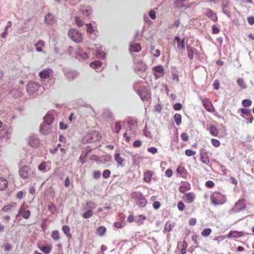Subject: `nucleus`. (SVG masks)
Masks as SVG:
<instances>
[{"mask_svg": "<svg viewBox=\"0 0 254 254\" xmlns=\"http://www.w3.org/2000/svg\"><path fill=\"white\" fill-rule=\"evenodd\" d=\"M101 138L100 133L97 131H93L88 133L82 139L83 143H91L99 141Z\"/></svg>", "mask_w": 254, "mask_h": 254, "instance_id": "obj_1", "label": "nucleus"}, {"mask_svg": "<svg viewBox=\"0 0 254 254\" xmlns=\"http://www.w3.org/2000/svg\"><path fill=\"white\" fill-rule=\"evenodd\" d=\"M211 203L215 205H221L226 201L225 196L220 192L214 191L210 195Z\"/></svg>", "mask_w": 254, "mask_h": 254, "instance_id": "obj_2", "label": "nucleus"}, {"mask_svg": "<svg viewBox=\"0 0 254 254\" xmlns=\"http://www.w3.org/2000/svg\"><path fill=\"white\" fill-rule=\"evenodd\" d=\"M91 53V49L89 48L82 49L77 47L75 50V58L77 59H86L90 58Z\"/></svg>", "mask_w": 254, "mask_h": 254, "instance_id": "obj_3", "label": "nucleus"}, {"mask_svg": "<svg viewBox=\"0 0 254 254\" xmlns=\"http://www.w3.org/2000/svg\"><path fill=\"white\" fill-rule=\"evenodd\" d=\"M138 94L143 101H148L151 98V93L144 86H140L138 90Z\"/></svg>", "mask_w": 254, "mask_h": 254, "instance_id": "obj_4", "label": "nucleus"}, {"mask_svg": "<svg viewBox=\"0 0 254 254\" xmlns=\"http://www.w3.org/2000/svg\"><path fill=\"white\" fill-rule=\"evenodd\" d=\"M68 37L74 42L79 43L81 41V34L77 30L71 29L68 31Z\"/></svg>", "mask_w": 254, "mask_h": 254, "instance_id": "obj_5", "label": "nucleus"}, {"mask_svg": "<svg viewBox=\"0 0 254 254\" xmlns=\"http://www.w3.org/2000/svg\"><path fill=\"white\" fill-rule=\"evenodd\" d=\"M40 87V85L38 83L36 82H31L27 85V92L29 95L38 94Z\"/></svg>", "mask_w": 254, "mask_h": 254, "instance_id": "obj_6", "label": "nucleus"}, {"mask_svg": "<svg viewBox=\"0 0 254 254\" xmlns=\"http://www.w3.org/2000/svg\"><path fill=\"white\" fill-rule=\"evenodd\" d=\"M246 207L245 200L242 199L239 200L236 203L233 208L232 209V211L234 213H237L243 210Z\"/></svg>", "mask_w": 254, "mask_h": 254, "instance_id": "obj_7", "label": "nucleus"}, {"mask_svg": "<svg viewBox=\"0 0 254 254\" xmlns=\"http://www.w3.org/2000/svg\"><path fill=\"white\" fill-rule=\"evenodd\" d=\"M200 160L204 164L209 165L210 161L209 153L205 149H202L200 152Z\"/></svg>", "mask_w": 254, "mask_h": 254, "instance_id": "obj_8", "label": "nucleus"}, {"mask_svg": "<svg viewBox=\"0 0 254 254\" xmlns=\"http://www.w3.org/2000/svg\"><path fill=\"white\" fill-rule=\"evenodd\" d=\"M52 130V125L42 123L40 126L39 131L43 135H48Z\"/></svg>", "mask_w": 254, "mask_h": 254, "instance_id": "obj_9", "label": "nucleus"}, {"mask_svg": "<svg viewBox=\"0 0 254 254\" xmlns=\"http://www.w3.org/2000/svg\"><path fill=\"white\" fill-rule=\"evenodd\" d=\"M152 70L154 71V76L156 79L164 76V69L162 65L155 66L153 67Z\"/></svg>", "mask_w": 254, "mask_h": 254, "instance_id": "obj_10", "label": "nucleus"}, {"mask_svg": "<svg viewBox=\"0 0 254 254\" xmlns=\"http://www.w3.org/2000/svg\"><path fill=\"white\" fill-rule=\"evenodd\" d=\"M91 53L92 55L97 58L102 59L105 58V53L104 52L103 48L101 46L97 47L95 50L91 49Z\"/></svg>", "mask_w": 254, "mask_h": 254, "instance_id": "obj_11", "label": "nucleus"}, {"mask_svg": "<svg viewBox=\"0 0 254 254\" xmlns=\"http://www.w3.org/2000/svg\"><path fill=\"white\" fill-rule=\"evenodd\" d=\"M147 69V65L142 61H139L134 65V71L136 72H145Z\"/></svg>", "mask_w": 254, "mask_h": 254, "instance_id": "obj_12", "label": "nucleus"}, {"mask_svg": "<svg viewBox=\"0 0 254 254\" xmlns=\"http://www.w3.org/2000/svg\"><path fill=\"white\" fill-rule=\"evenodd\" d=\"M30 169L27 166L21 167L19 171V174L21 178L23 179L28 178L30 175Z\"/></svg>", "mask_w": 254, "mask_h": 254, "instance_id": "obj_13", "label": "nucleus"}, {"mask_svg": "<svg viewBox=\"0 0 254 254\" xmlns=\"http://www.w3.org/2000/svg\"><path fill=\"white\" fill-rule=\"evenodd\" d=\"M12 129L10 128H3L0 130V140L3 138L8 139L10 138Z\"/></svg>", "mask_w": 254, "mask_h": 254, "instance_id": "obj_14", "label": "nucleus"}, {"mask_svg": "<svg viewBox=\"0 0 254 254\" xmlns=\"http://www.w3.org/2000/svg\"><path fill=\"white\" fill-rule=\"evenodd\" d=\"M64 74L67 79L69 81H72L74 80L78 75L76 71L67 69L64 70Z\"/></svg>", "mask_w": 254, "mask_h": 254, "instance_id": "obj_15", "label": "nucleus"}, {"mask_svg": "<svg viewBox=\"0 0 254 254\" xmlns=\"http://www.w3.org/2000/svg\"><path fill=\"white\" fill-rule=\"evenodd\" d=\"M91 68H94L97 72H100L102 70V63L99 61H95L90 64Z\"/></svg>", "mask_w": 254, "mask_h": 254, "instance_id": "obj_16", "label": "nucleus"}, {"mask_svg": "<svg viewBox=\"0 0 254 254\" xmlns=\"http://www.w3.org/2000/svg\"><path fill=\"white\" fill-rule=\"evenodd\" d=\"M176 41L177 42V48L179 51H184L185 49V38L181 39L179 37L176 36Z\"/></svg>", "mask_w": 254, "mask_h": 254, "instance_id": "obj_17", "label": "nucleus"}, {"mask_svg": "<svg viewBox=\"0 0 254 254\" xmlns=\"http://www.w3.org/2000/svg\"><path fill=\"white\" fill-rule=\"evenodd\" d=\"M54 120L55 118L54 115L50 113H48L43 117L44 122L43 123H45V124H47L48 125H52L54 122Z\"/></svg>", "mask_w": 254, "mask_h": 254, "instance_id": "obj_18", "label": "nucleus"}, {"mask_svg": "<svg viewBox=\"0 0 254 254\" xmlns=\"http://www.w3.org/2000/svg\"><path fill=\"white\" fill-rule=\"evenodd\" d=\"M56 21V19L53 14L50 13L47 14L45 16V22L46 24L51 25L54 23Z\"/></svg>", "mask_w": 254, "mask_h": 254, "instance_id": "obj_19", "label": "nucleus"}, {"mask_svg": "<svg viewBox=\"0 0 254 254\" xmlns=\"http://www.w3.org/2000/svg\"><path fill=\"white\" fill-rule=\"evenodd\" d=\"M80 10L82 11V14L85 16L90 15L92 13V11L91 7L90 6H81Z\"/></svg>", "mask_w": 254, "mask_h": 254, "instance_id": "obj_20", "label": "nucleus"}, {"mask_svg": "<svg viewBox=\"0 0 254 254\" xmlns=\"http://www.w3.org/2000/svg\"><path fill=\"white\" fill-rule=\"evenodd\" d=\"M244 235V233L242 232H239L236 231H231L226 236L227 238H230L232 237L234 238H240Z\"/></svg>", "mask_w": 254, "mask_h": 254, "instance_id": "obj_21", "label": "nucleus"}, {"mask_svg": "<svg viewBox=\"0 0 254 254\" xmlns=\"http://www.w3.org/2000/svg\"><path fill=\"white\" fill-rule=\"evenodd\" d=\"M205 14L211 18L214 22H216L218 20L216 14L214 13L210 9H207Z\"/></svg>", "mask_w": 254, "mask_h": 254, "instance_id": "obj_22", "label": "nucleus"}, {"mask_svg": "<svg viewBox=\"0 0 254 254\" xmlns=\"http://www.w3.org/2000/svg\"><path fill=\"white\" fill-rule=\"evenodd\" d=\"M39 139L35 136H31L29 139V144L32 147H37L39 144Z\"/></svg>", "mask_w": 254, "mask_h": 254, "instance_id": "obj_23", "label": "nucleus"}, {"mask_svg": "<svg viewBox=\"0 0 254 254\" xmlns=\"http://www.w3.org/2000/svg\"><path fill=\"white\" fill-rule=\"evenodd\" d=\"M141 50V47L139 43H132L130 45L129 50L131 52L137 53Z\"/></svg>", "mask_w": 254, "mask_h": 254, "instance_id": "obj_24", "label": "nucleus"}, {"mask_svg": "<svg viewBox=\"0 0 254 254\" xmlns=\"http://www.w3.org/2000/svg\"><path fill=\"white\" fill-rule=\"evenodd\" d=\"M153 176V172L150 170L146 171L143 175V180L146 183H150Z\"/></svg>", "mask_w": 254, "mask_h": 254, "instance_id": "obj_25", "label": "nucleus"}, {"mask_svg": "<svg viewBox=\"0 0 254 254\" xmlns=\"http://www.w3.org/2000/svg\"><path fill=\"white\" fill-rule=\"evenodd\" d=\"M178 175L181 177L185 178L188 175V172L185 168L181 166H179L177 169Z\"/></svg>", "mask_w": 254, "mask_h": 254, "instance_id": "obj_26", "label": "nucleus"}, {"mask_svg": "<svg viewBox=\"0 0 254 254\" xmlns=\"http://www.w3.org/2000/svg\"><path fill=\"white\" fill-rule=\"evenodd\" d=\"M52 70L50 69H45L39 72V76L41 78L45 79L50 76Z\"/></svg>", "mask_w": 254, "mask_h": 254, "instance_id": "obj_27", "label": "nucleus"}, {"mask_svg": "<svg viewBox=\"0 0 254 254\" xmlns=\"http://www.w3.org/2000/svg\"><path fill=\"white\" fill-rule=\"evenodd\" d=\"M195 195L193 192H189L186 194V198L184 200L186 201L188 203H192L195 199Z\"/></svg>", "mask_w": 254, "mask_h": 254, "instance_id": "obj_28", "label": "nucleus"}, {"mask_svg": "<svg viewBox=\"0 0 254 254\" xmlns=\"http://www.w3.org/2000/svg\"><path fill=\"white\" fill-rule=\"evenodd\" d=\"M8 186V182L4 178H0V190H5Z\"/></svg>", "mask_w": 254, "mask_h": 254, "instance_id": "obj_29", "label": "nucleus"}, {"mask_svg": "<svg viewBox=\"0 0 254 254\" xmlns=\"http://www.w3.org/2000/svg\"><path fill=\"white\" fill-rule=\"evenodd\" d=\"M187 247H188L187 243L185 241H184L182 243H179L178 244L177 248H178V249L181 248V254H185L186 253V249H187Z\"/></svg>", "mask_w": 254, "mask_h": 254, "instance_id": "obj_30", "label": "nucleus"}, {"mask_svg": "<svg viewBox=\"0 0 254 254\" xmlns=\"http://www.w3.org/2000/svg\"><path fill=\"white\" fill-rule=\"evenodd\" d=\"M120 155L119 153H116L115 154V160L119 166L124 167V165L123 164V163L125 161V159L120 157Z\"/></svg>", "mask_w": 254, "mask_h": 254, "instance_id": "obj_31", "label": "nucleus"}, {"mask_svg": "<svg viewBox=\"0 0 254 254\" xmlns=\"http://www.w3.org/2000/svg\"><path fill=\"white\" fill-rule=\"evenodd\" d=\"M45 42L43 40H39L35 44V47L36 50L38 52H41L42 51V47L45 46Z\"/></svg>", "mask_w": 254, "mask_h": 254, "instance_id": "obj_32", "label": "nucleus"}, {"mask_svg": "<svg viewBox=\"0 0 254 254\" xmlns=\"http://www.w3.org/2000/svg\"><path fill=\"white\" fill-rule=\"evenodd\" d=\"M189 0H176V5L178 7L189 6Z\"/></svg>", "mask_w": 254, "mask_h": 254, "instance_id": "obj_33", "label": "nucleus"}, {"mask_svg": "<svg viewBox=\"0 0 254 254\" xmlns=\"http://www.w3.org/2000/svg\"><path fill=\"white\" fill-rule=\"evenodd\" d=\"M131 197L137 202L139 201V199L143 197V194L138 191H135L132 193Z\"/></svg>", "mask_w": 254, "mask_h": 254, "instance_id": "obj_34", "label": "nucleus"}, {"mask_svg": "<svg viewBox=\"0 0 254 254\" xmlns=\"http://www.w3.org/2000/svg\"><path fill=\"white\" fill-rule=\"evenodd\" d=\"M62 230L64 233L66 235V236L68 238L70 239L72 237L71 234L70 233V228L69 226L66 225H64L62 227Z\"/></svg>", "mask_w": 254, "mask_h": 254, "instance_id": "obj_35", "label": "nucleus"}, {"mask_svg": "<svg viewBox=\"0 0 254 254\" xmlns=\"http://www.w3.org/2000/svg\"><path fill=\"white\" fill-rule=\"evenodd\" d=\"M147 203V199L143 196L137 202V205L139 208H143L146 205Z\"/></svg>", "mask_w": 254, "mask_h": 254, "instance_id": "obj_36", "label": "nucleus"}, {"mask_svg": "<svg viewBox=\"0 0 254 254\" xmlns=\"http://www.w3.org/2000/svg\"><path fill=\"white\" fill-rule=\"evenodd\" d=\"M190 189V185L187 183H185L183 184L179 188L180 191L184 193Z\"/></svg>", "mask_w": 254, "mask_h": 254, "instance_id": "obj_37", "label": "nucleus"}, {"mask_svg": "<svg viewBox=\"0 0 254 254\" xmlns=\"http://www.w3.org/2000/svg\"><path fill=\"white\" fill-rule=\"evenodd\" d=\"M96 207L95 203L91 201H87L86 203L85 209L92 210L95 209Z\"/></svg>", "mask_w": 254, "mask_h": 254, "instance_id": "obj_38", "label": "nucleus"}, {"mask_svg": "<svg viewBox=\"0 0 254 254\" xmlns=\"http://www.w3.org/2000/svg\"><path fill=\"white\" fill-rule=\"evenodd\" d=\"M106 232V228L103 226L99 227L97 229L98 234L100 236H103Z\"/></svg>", "mask_w": 254, "mask_h": 254, "instance_id": "obj_39", "label": "nucleus"}, {"mask_svg": "<svg viewBox=\"0 0 254 254\" xmlns=\"http://www.w3.org/2000/svg\"><path fill=\"white\" fill-rule=\"evenodd\" d=\"M210 134L214 136H217L219 133L218 129L214 126H211L209 129Z\"/></svg>", "mask_w": 254, "mask_h": 254, "instance_id": "obj_40", "label": "nucleus"}, {"mask_svg": "<svg viewBox=\"0 0 254 254\" xmlns=\"http://www.w3.org/2000/svg\"><path fill=\"white\" fill-rule=\"evenodd\" d=\"M204 106L207 111H211L212 108V104L208 100H205L203 102Z\"/></svg>", "mask_w": 254, "mask_h": 254, "instance_id": "obj_41", "label": "nucleus"}, {"mask_svg": "<svg viewBox=\"0 0 254 254\" xmlns=\"http://www.w3.org/2000/svg\"><path fill=\"white\" fill-rule=\"evenodd\" d=\"M188 56L190 59L192 60L193 58L194 48L192 47H188Z\"/></svg>", "mask_w": 254, "mask_h": 254, "instance_id": "obj_42", "label": "nucleus"}, {"mask_svg": "<svg viewBox=\"0 0 254 254\" xmlns=\"http://www.w3.org/2000/svg\"><path fill=\"white\" fill-rule=\"evenodd\" d=\"M121 128L122 127L120 122H116L113 130V131L116 132L117 133H119L121 130Z\"/></svg>", "mask_w": 254, "mask_h": 254, "instance_id": "obj_43", "label": "nucleus"}, {"mask_svg": "<svg viewBox=\"0 0 254 254\" xmlns=\"http://www.w3.org/2000/svg\"><path fill=\"white\" fill-rule=\"evenodd\" d=\"M93 215V211L92 210L88 209L85 212H84L82 217L85 219L89 218Z\"/></svg>", "mask_w": 254, "mask_h": 254, "instance_id": "obj_44", "label": "nucleus"}, {"mask_svg": "<svg viewBox=\"0 0 254 254\" xmlns=\"http://www.w3.org/2000/svg\"><path fill=\"white\" fill-rule=\"evenodd\" d=\"M174 227V225L172 224L170 221H168L165 226L164 230L166 232H169L171 230H172V228Z\"/></svg>", "mask_w": 254, "mask_h": 254, "instance_id": "obj_45", "label": "nucleus"}, {"mask_svg": "<svg viewBox=\"0 0 254 254\" xmlns=\"http://www.w3.org/2000/svg\"><path fill=\"white\" fill-rule=\"evenodd\" d=\"M40 250L45 254H49L52 250V248L49 246H45L40 248Z\"/></svg>", "mask_w": 254, "mask_h": 254, "instance_id": "obj_46", "label": "nucleus"}, {"mask_svg": "<svg viewBox=\"0 0 254 254\" xmlns=\"http://www.w3.org/2000/svg\"><path fill=\"white\" fill-rule=\"evenodd\" d=\"M51 237L55 241H58L60 239L59 232L57 230H54L52 233Z\"/></svg>", "mask_w": 254, "mask_h": 254, "instance_id": "obj_47", "label": "nucleus"}, {"mask_svg": "<svg viewBox=\"0 0 254 254\" xmlns=\"http://www.w3.org/2000/svg\"><path fill=\"white\" fill-rule=\"evenodd\" d=\"M229 5V2L228 1H223L221 4V7L223 12L226 14L227 8Z\"/></svg>", "mask_w": 254, "mask_h": 254, "instance_id": "obj_48", "label": "nucleus"}, {"mask_svg": "<svg viewBox=\"0 0 254 254\" xmlns=\"http://www.w3.org/2000/svg\"><path fill=\"white\" fill-rule=\"evenodd\" d=\"M237 82L239 86L241 87L242 89H245L247 87L246 83L243 79L241 78H238L237 79Z\"/></svg>", "mask_w": 254, "mask_h": 254, "instance_id": "obj_49", "label": "nucleus"}, {"mask_svg": "<svg viewBox=\"0 0 254 254\" xmlns=\"http://www.w3.org/2000/svg\"><path fill=\"white\" fill-rule=\"evenodd\" d=\"M87 27V32L88 34H92L94 32V29L91 23H88L86 24Z\"/></svg>", "mask_w": 254, "mask_h": 254, "instance_id": "obj_50", "label": "nucleus"}, {"mask_svg": "<svg viewBox=\"0 0 254 254\" xmlns=\"http://www.w3.org/2000/svg\"><path fill=\"white\" fill-rule=\"evenodd\" d=\"M212 232V230L210 228H206L204 229L201 233L202 236L204 237L208 236Z\"/></svg>", "mask_w": 254, "mask_h": 254, "instance_id": "obj_51", "label": "nucleus"}, {"mask_svg": "<svg viewBox=\"0 0 254 254\" xmlns=\"http://www.w3.org/2000/svg\"><path fill=\"white\" fill-rule=\"evenodd\" d=\"M138 217L139 219L136 221V223L138 225L142 224L143 223L142 220H144L146 219V216L145 215L141 214L138 215Z\"/></svg>", "mask_w": 254, "mask_h": 254, "instance_id": "obj_52", "label": "nucleus"}, {"mask_svg": "<svg viewBox=\"0 0 254 254\" xmlns=\"http://www.w3.org/2000/svg\"><path fill=\"white\" fill-rule=\"evenodd\" d=\"M127 123L130 126H133L137 123V121L135 119L129 117L127 119Z\"/></svg>", "mask_w": 254, "mask_h": 254, "instance_id": "obj_53", "label": "nucleus"}, {"mask_svg": "<svg viewBox=\"0 0 254 254\" xmlns=\"http://www.w3.org/2000/svg\"><path fill=\"white\" fill-rule=\"evenodd\" d=\"M82 102H83L81 100H79L77 101V103H78L79 104L81 105V106L85 107H86L87 108V110H90L91 111H94V109H93V108L91 106L87 105L86 103H84V104H81V103H82Z\"/></svg>", "mask_w": 254, "mask_h": 254, "instance_id": "obj_54", "label": "nucleus"}, {"mask_svg": "<svg viewBox=\"0 0 254 254\" xmlns=\"http://www.w3.org/2000/svg\"><path fill=\"white\" fill-rule=\"evenodd\" d=\"M196 154V152L191 149H187L185 151V154L188 156H192Z\"/></svg>", "mask_w": 254, "mask_h": 254, "instance_id": "obj_55", "label": "nucleus"}, {"mask_svg": "<svg viewBox=\"0 0 254 254\" xmlns=\"http://www.w3.org/2000/svg\"><path fill=\"white\" fill-rule=\"evenodd\" d=\"M10 92L11 94L13 95L15 97H18L21 95V92L16 89H12Z\"/></svg>", "mask_w": 254, "mask_h": 254, "instance_id": "obj_56", "label": "nucleus"}, {"mask_svg": "<svg viewBox=\"0 0 254 254\" xmlns=\"http://www.w3.org/2000/svg\"><path fill=\"white\" fill-rule=\"evenodd\" d=\"M111 175V171L109 170H105L103 171L102 175L103 177L105 179H108L110 177Z\"/></svg>", "mask_w": 254, "mask_h": 254, "instance_id": "obj_57", "label": "nucleus"}, {"mask_svg": "<svg viewBox=\"0 0 254 254\" xmlns=\"http://www.w3.org/2000/svg\"><path fill=\"white\" fill-rule=\"evenodd\" d=\"M242 105L244 107H249L252 105V101L249 99H245L242 102Z\"/></svg>", "mask_w": 254, "mask_h": 254, "instance_id": "obj_58", "label": "nucleus"}, {"mask_svg": "<svg viewBox=\"0 0 254 254\" xmlns=\"http://www.w3.org/2000/svg\"><path fill=\"white\" fill-rule=\"evenodd\" d=\"M177 207L179 210L183 211L185 208V205L183 201H181L178 203Z\"/></svg>", "mask_w": 254, "mask_h": 254, "instance_id": "obj_59", "label": "nucleus"}, {"mask_svg": "<svg viewBox=\"0 0 254 254\" xmlns=\"http://www.w3.org/2000/svg\"><path fill=\"white\" fill-rule=\"evenodd\" d=\"M205 185L208 188H213L214 187L215 184L212 181H207L205 182Z\"/></svg>", "mask_w": 254, "mask_h": 254, "instance_id": "obj_60", "label": "nucleus"}, {"mask_svg": "<svg viewBox=\"0 0 254 254\" xmlns=\"http://www.w3.org/2000/svg\"><path fill=\"white\" fill-rule=\"evenodd\" d=\"M12 207L13 206L11 205H5L2 207V210L4 212L10 211H11Z\"/></svg>", "mask_w": 254, "mask_h": 254, "instance_id": "obj_61", "label": "nucleus"}, {"mask_svg": "<svg viewBox=\"0 0 254 254\" xmlns=\"http://www.w3.org/2000/svg\"><path fill=\"white\" fill-rule=\"evenodd\" d=\"M211 143L215 147H218L220 145V141L217 139L212 138L211 139Z\"/></svg>", "mask_w": 254, "mask_h": 254, "instance_id": "obj_62", "label": "nucleus"}, {"mask_svg": "<svg viewBox=\"0 0 254 254\" xmlns=\"http://www.w3.org/2000/svg\"><path fill=\"white\" fill-rule=\"evenodd\" d=\"M75 23L78 27H81L83 25V21L77 16L75 17Z\"/></svg>", "mask_w": 254, "mask_h": 254, "instance_id": "obj_63", "label": "nucleus"}, {"mask_svg": "<svg viewBox=\"0 0 254 254\" xmlns=\"http://www.w3.org/2000/svg\"><path fill=\"white\" fill-rule=\"evenodd\" d=\"M156 12L154 10L152 9L149 11V17L152 19H155L156 18Z\"/></svg>", "mask_w": 254, "mask_h": 254, "instance_id": "obj_64", "label": "nucleus"}]
</instances>
